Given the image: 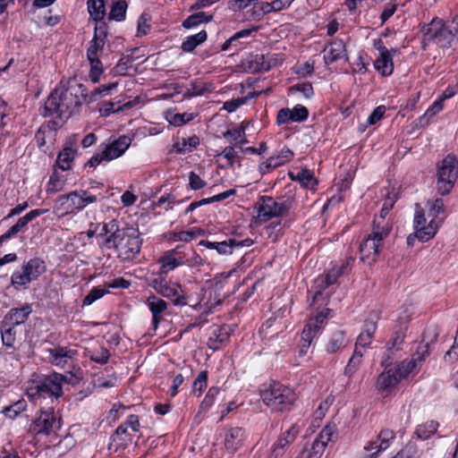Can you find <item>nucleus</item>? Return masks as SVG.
<instances>
[{
	"label": "nucleus",
	"mask_w": 458,
	"mask_h": 458,
	"mask_svg": "<svg viewBox=\"0 0 458 458\" xmlns=\"http://www.w3.org/2000/svg\"><path fill=\"white\" fill-rule=\"evenodd\" d=\"M82 99H87L86 88L75 78H70L65 83L61 81L47 98L42 115H56L60 120L68 119L81 106Z\"/></svg>",
	"instance_id": "nucleus-1"
},
{
	"label": "nucleus",
	"mask_w": 458,
	"mask_h": 458,
	"mask_svg": "<svg viewBox=\"0 0 458 458\" xmlns=\"http://www.w3.org/2000/svg\"><path fill=\"white\" fill-rule=\"evenodd\" d=\"M421 31L423 48L430 43L441 48H449L458 42V15L448 21L433 19Z\"/></svg>",
	"instance_id": "nucleus-2"
},
{
	"label": "nucleus",
	"mask_w": 458,
	"mask_h": 458,
	"mask_svg": "<svg viewBox=\"0 0 458 458\" xmlns=\"http://www.w3.org/2000/svg\"><path fill=\"white\" fill-rule=\"evenodd\" d=\"M104 244L107 249L114 248L118 259L129 261L140 253L142 240L138 229L128 227L114 232L113 235H108Z\"/></svg>",
	"instance_id": "nucleus-3"
},
{
	"label": "nucleus",
	"mask_w": 458,
	"mask_h": 458,
	"mask_svg": "<svg viewBox=\"0 0 458 458\" xmlns=\"http://www.w3.org/2000/svg\"><path fill=\"white\" fill-rule=\"evenodd\" d=\"M392 231V225L389 221H383L372 224V231L360 244V260L371 264L377 260L382 250L383 241Z\"/></svg>",
	"instance_id": "nucleus-4"
},
{
	"label": "nucleus",
	"mask_w": 458,
	"mask_h": 458,
	"mask_svg": "<svg viewBox=\"0 0 458 458\" xmlns=\"http://www.w3.org/2000/svg\"><path fill=\"white\" fill-rule=\"evenodd\" d=\"M261 398L272 410L283 411L288 410L296 400V394L289 387L274 382L261 392Z\"/></svg>",
	"instance_id": "nucleus-5"
},
{
	"label": "nucleus",
	"mask_w": 458,
	"mask_h": 458,
	"mask_svg": "<svg viewBox=\"0 0 458 458\" xmlns=\"http://www.w3.org/2000/svg\"><path fill=\"white\" fill-rule=\"evenodd\" d=\"M458 175V160L453 155H447L438 165L437 191L441 195L448 194L453 189Z\"/></svg>",
	"instance_id": "nucleus-6"
},
{
	"label": "nucleus",
	"mask_w": 458,
	"mask_h": 458,
	"mask_svg": "<svg viewBox=\"0 0 458 458\" xmlns=\"http://www.w3.org/2000/svg\"><path fill=\"white\" fill-rule=\"evenodd\" d=\"M255 207L258 210L257 220L259 223L267 222L273 217L282 216L288 211V206L285 202L278 203L269 196L260 197Z\"/></svg>",
	"instance_id": "nucleus-7"
},
{
	"label": "nucleus",
	"mask_w": 458,
	"mask_h": 458,
	"mask_svg": "<svg viewBox=\"0 0 458 458\" xmlns=\"http://www.w3.org/2000/svg\"><path fill=\"white\" fill-rule=\"evenodd\" d=\"M61 418L55 413L54 408L41 410L38 417L34 420L32 430L36 434L50 435L61 428Z\"/></svg>",
	"instance_id": "nucleus-8"
},
{
	"label": "nucleus",
	"mask_w": 458,
	"mask_h": 458,
	"mask_svg": "<svg viewBox=\"0 0 458 458\" xmlns=\"http://www.w3.org/2000/svg\"><path fill=\"white\" fill-rule=\"evenodd\" d=\"M63 382H67V377L59 373H54L38 381L35 389L39 395L58 398L63 394Z\"/></svg>",
	"instance_id": "nucleus-9"
},
{
	"label": "nucleus",
	"mask_w": 458,
	"mask_h": 458,
	"mask_svg": "<svg viewBox=\"0 0 458 458\" xmlns=\"http://www.w3.org/2000/svg\"><path fill=\"white\" fill-rule=\"evenodd\" d=\"M389 360L390 356L387 354L386 358H384L381 361V365L385 367V369L377 377V389L380 392H390L402 379L394 367H392Z\"/></svg>",
	"instance_id": "nucleus-10"
},
{
	"label": "nucleus",
	"mask_w": 458,
	"mask_h": 458,
	"mask_svg": "<svg viewBox=\"0 0 458 458\" xmlns=\"http://www.w3.org/2000/svg\"><path fill=\"white\" fill-rule=\"evenodd\" d=\"M395 434L391 429H383L377 436V439L369 442L364 446V453L360 458H377L380 452L387 449Z\"/></svg>",
	"instance_id": "nucleus-11"
},
{
	"label": "nucleus",
	"mask_w": 458,
	"mask_h": 458,
	"mask_svg": "<svg viewBox=\"0 0 458 458\" xmlns=\"http://www.w3.org/2000/svg\"><path fill=\"white\" fill-rule=\"evenodd\" d=\"M335 425H327L312 443L310 450L301 453L298 458H319L335 433Z\"/></svg>",
	"instance_id": "nucleus-12"
},
{
	"label": "nucleus",
	"mask_w": 458,
	"mask_h": 458,
	"mask_svg": "<svg viewBox=\"0 0 458 458\" xmlns=\"http://www.w3.org/2000/svg\"><path fill=\"white\" fill-rule=\"evenodd\" d=\"M48 353L49 361L55 366L64 367L69 360H76L78 350L71 346H55L46 351Z\"/></svg>",
	"instance_id": "nucleus-13"
},
{
	"label": "nucleus",
	"mask_w": 458,
	"mask_h": 458,
	"mask_svg": "<svg viewBox=\"0 0 458 458\" xmlns=\"http://www.w3.org/2000/svg\"><path fill=\"white\" fill-rule=\"evenodd\" d=\"M46 212V209H33L27 213L25 216L20 217L13 225H12L4 233L0 236V243H3L4 242L17 235L20 232H22L30 222L45 214Z\"/></svg>",
	"instance_id": "nucleus-14"
},
{
	"label": "nucleus",
	"mask_w": 458,
	"mask_h": 458,
	"mask_svg": "<svg viewBox=\"0 0 458 458\" xmlns=\"http://www.w3.org/2000/svg\"><path fill=\"white\" fill-rule=\"evenodd\" d=\"M308 116L309 110L301 105H296L293 109H280L277 113L276 122L278 124H285L289 122L301 123L306 121Z\"/></svg>",
	"instance_id": "nucleus-15"
},
{
	"label": "nucleus",
	"mask_w": 458,
	"mask_h": 458,
	"mask_svg": "<svg viewBox=\"0 0 458 458\" xmlns=\"http://www.w3.org/2000/svg\"><path fill=\"white\" fill-rule=\"evenodd\" d=\"M131 139L127 135H122L111 143L107 144L103 149L106 161L120 157L129 148Z\"/></svg>",
	"instance_id": "nucleus-16"
},
{
	"label": "nucleus",
	"mask_w": 458,
	"mask_h": 458,
	"mask_svg": "<svg viewBox=\"0 0 458 458\" xmlns=\"http://www.w3.org/2000/svg\"><path fill=\"white\" fill-rule=\"evenodd\" d=\"M298 433L299 429L295 425H293L278 438L272 447L270 454L267 455V458H278L282 456L290 444L294 441Z\"/></svg>",
	"instance_id": "nucleus-17"
},
{
	"label": "nucleus",
	"mask_w": 458,
	"mask_h": 458,
	"mask_svg": "<svg viewBox=\"0 0 458 458\" xmlns=\"http://www.w3.org/2000/svg\"><path fill=\"white\" fill-rule=\"evenodd\" d=\"M61 127L59 122L50 120L41 124L35 134V140L38 148H42L47 141H53L55 139L56 131Z\"/></svg>",
	"instance_id": "nucleus-18"
},
{
	"label": "nucleus",
	"mask_w": 458,
	"mask_h": 458,
	"mask_svg": "<svg viewBox=\"0 0 458 458\" xmlns=\"http://www.w3.org/2000/svg\"><path fill=\"white\" fill-rule=\"evenodd\" d=\"M245 430L241 427L231 428L225 437V447L230 453H235L243 445Z\"/></svg>",
	"instance_id": "nucleus-19"
},
{
	"label": "nucleus",
	"mask_w": 458,
	"mask_h": 458,
	"mask_svg": "<svg viewBox=\"0 0 458 458\" xmlns=\"http://www.w3.org/2000/svg\"><path fill=\"white\" fill-rule=\"evenodd\" d=\"M147 305L152 313V326L156 330L162 319V315L167 310V303L164 300L151 295L147 299Z\"/></svg>",
	"instance_id": "nucleus-20"
},
{
	"label": "nucleus",
	"mask_w": 458,
	"mask_h": 458,
	"mask_svg": "<svg viewBox=\"0 0 458 458\" xmlns=\"http://www.w3.org/2000/svg\"><path fill=\"white\" fill-rule=\"evenodd\" d=\"M344 57L348 60L345 45L340 39L333 40L329 46L324 49V61L326 64L334 63Z\"/></svg>",
	"instance_id": "nucleus-21"
},
{
	"label": "nucleus",
	"mask_w": 458,
	"mask_h": 458,
	"mask_svg": "<svg viewBox=\"0 0 458 458\" xmlns=\"http://www.w3.org/2000/svg\"><path fill=\"white\" fill-rule=\"evenodd\" d=\"M32 312L30 304H25L21 308L11 309L4 317L3 320L16 327L23 324Z\"/></svg>",
	"instance_id": "nucleus-22"
},
{
	"label": "nucleus",
	"mask_w": 458,
	"mask_h": 458,
	"mask_svg": "<svg viewBox=\"0 0 458 458\" xmlns=\"http://www.w3.org/2000/svg\"><path fill=\"white\" fill-rule=\"evenodd\" d=\"M377 49L380 52V55L375 61L374 66L376 70L383 76H389L394 71L392 56L386 47L381 45L377 47Z\"/></svg>",
	"instance_id": "nucleus-23"
},
{
	"label": "nucleus",
	"mask_w": 458,
	"mask_h": 458,
	"mask_svg": "<svg viewBox=\"0 0 458 458\" xmlns=\"http://www.w3.org/2000/svg\"><path fill=\"white\" fill-rule=\"evenodd\" d=\"M182 248V245H178L174 249L166 251L164 256L158 259V263L160 264V275H166L177 267L182 266V260L174 258V254H178L179 249Z\"/></svg>",
	"instance_id": "nucleus-24"
},
{
	"label": "nucleus",
	"mask_w": 458,
	"mask_h": 458,
	"mask_svg": "<svg viewBox=\"0 0 458 458\" xmlns=\"http://www.w3.org/2000/svg\"><path fill=\"white\" fill-rule=\"evenodd\" d=\"M182 293V291L179 284H169L166 281L158 292L162 296L172 299L175 305H185L186 301Z\"/></svg>",
	"instance_id": "nucleus-25"
},
{
	"label": "nucleus",
	"mask_w": 458,
	"mask_h": 458,
	"mask_svg": "<svg viewBox=\"0 0 458 458\" xmlns=\"http://www.w3.org/2000/svg\"><path fill=\"white\" fill-rule=\"evenodd\" d=\"M348 343L345 332L344 330H336L330 335L326 344V352L330 354L336 353L347 346Z\"/></svg>",
	"instance_id": "nucleus-26"
},
{
	"label": "nucleus",
	"mask_w": 458,
	"mask_h": 458,
	"mask_svg": "<svg viewBox=\"0 0 458 458\" xmlns=\"http://www.w3.org/2000/svg\"><path fill=\"white\" fill-rule=\"evenodd\" d=\"M253 244L251 239H245L238 241L236 239H230L228 241L219 242L216 245V251L221 255H229L233 253V250L237 247H250Z\"/></svg>",
	"instance_id": "nucleus-27"
},
{
	"label": "nucleus",
	"mask_w": 458,
	"mask_h": 458,
	"mask_svg": "<svg viewBox=\"0 0 458 458\" xmlns=\"http://www.w3.org/2000/svg\"><path fill=\"white\" fill-rule=\"evenodd\" d=\"M437 225H434V220L432 219L427 227H421L418 229L414 235L410 234L407 237L408 245H412L415 239H419L420 242H428L432 239L437 233Z\"/></svg>",
	"instance_id": "nucleus-28"
},
{
	"label": "nucleus",
	"mask_w": 458,
	"mask_h": 458,
	"mask_svg": "<svg viewBox=\"0 0 458 458\" xmlns=\"http://www.w3.org/2000/svg\"><path fill=\"white\" fill-rule=\"evenodd\" d=\"M320 332L318 328L313 327V324H307L301 336V344H300V352L304 355L307 353L308 349L310 348L313 339L316 335Z\"/></svg>",
	"instance_id": "nucleus-29"
},
{
	"label": "nucleus",
	"mask_w": 458,
	"mask_h": 458,
	"mask_svg": "<svg viewBox=\"0 0 458 458\" xmlns=\"http://www.w3.org/2000/svg\"><path fill=\"white\" fill-rule=\"evenodd\" d=\"M22 268L25 269L31 280H36L46 271V265L41 259L35 258L30 259Z\"/></svg>",
	"instance_id": "nucleus-30"
},
{
	"label": "nucleus",
	"mask_w": 458,
	"mask_h": 458,
	"mask_svg": "<svg viewBox=\"0 0 458 458\" xmlns=\"http://www.w3.org/2000/svg\"><path fill=\"white\" fill-rule=\"evenodd\" d=\"M289 176L293 181H298L301 184L308 189H314L318 184L317 179L314 177L313 174L308 170L303 169L300 171L297 174L290 172Z\"/></svg>",
	"instance_id": "nucleus-31"
},
{
	"label": "nucleus",
	"mask_w": 458,
	"mask_h": 458,
	"mask_svg": "<svg viewBox=\"0 0 458 458\" xmlns=\"http://www.w3.org/2000/svg\"><path fill=\"white\" fill-rule=\"evenodd\" d=\"M106 33L101 32L98 34V28L95 29V36L89 42V47L87 50V57H98L99 53H102L105 45Z\"/></svg>",
	"instance_id": "nucleus-32"
},
{
	"label": "nucleus",
	"mask_w": 458,
	"mask_h": 458,
	"mask_svg": "<svg viewBox=\"0 0 458 458\" xmlns=\"http://www.w3.org/2000/svg\"><path fill=\"white\" fill-rule=\"evenodd\" d=\"M248 68L252 72H267L270 69V64L266 60L264 55H252L248 60Z\"/></svg>",
	"instance_id": "nucleus-33"
},
{
	"label": "nucleus",
	"mask_w": 458,
	"mask_h": 458,
	"mask_svg": "<svg viewBox=\"0 0 458 458\" xmlns=\"http://www.w3.org/2000/svg\"><path fill=\"white\" fill-rule=\"evenodd\" d=\"M0 331L3 344L6 347H13L16 340L15 327L2 320Z\"/></svg>",
	"instance_id": "nucleus-34"
},
{
	"label": "nucleus",
	"mask_w": 458,
	"mask_h": 458,
	"mask_svg": "<svg viewBox=\"0 0 458 458\" xmlns=\"http://www.w3.org/2000/svg\"><path fill=\"white\" fill-rule=\"evenodd\" d=\"M206 39L207 32L206 30H201L195 35L187 37L186 39L182 42L181 48L183 52H191L199 45L206 41Z\"/></svg>",
	"instance_id": "nucleus-35"
},
{
	"label": "nucleus",
	"mask_w": 458,
	"mask_h": 458,
	"mask_svg": "<svg viewBox=\"0 0 458 458\" xmlns=\"http://www.w3.org/2000/svg\"><path fill=\"white\" fill-rule=\"evenodd\" d=\"M112 442L117 443L119 446L125 448L131 443V436L128 433L127 426L120 425L111 436Z\"/></svg>",
	"instance_id": "nucleus-36"
},
{
	"label": "nucleus",
	"mask_w": 458,
	"mask_h": 458,
	"mask_svg": "<svg viewBox=\"0 0 458 458\" xmlns=\"http://www.w3.org/2000/svg\"><path fill=\"white\" fill-rule=\"evenodd\" d=\"M212 14H208L204 12H199L190 15L186 20H184L182 26L185 29H191L198 26L200 23L208 22L212 20Z\"/></svg>",
	"instance_id": "nucleus-37"
},
{
	"label": "nucleus",
	"mask_w": 458,
	"mask_h": 458,
	"mask_svg": "<svg viewBox=\"0 0 458 458\" xmlns=\"http://www.w3.org/2000/svg\"><path fill=\"white\" fill-rule=\"evenodd\" d=\"M75 157V151L72 148H64L57 156L56 165L63 171L71 168V163Z\"/></svg>",
	"instance_id": "nucleus-38"
},
{
	"label": "nucleus",
	"mask_w": 458,
	"mask_h": 458,
	"mask_svg": "<svg viewBox=\"0 0 458 458\" xmlns=\"http://www.w3.org/2000/svg\"><path fill=\"white\" fill-rule=\"evenodd\" d=\"M89 15L95 21H101L105 16V4L103 0H89L87 2Z\"/></svg>",
	"instance_id": "nucleus-39"
},
{
	"label": "nucleus",
	"mask_w": 458,
	"mask_h": 458,
	"mask_svg": "<svg viewBox=\"0 0 458 458\" xmlns=\"http://www.w3.org/2000/svg\"><path fill=\"white\" fill-rule=\"evenodd\" d=\"M437 428L438 423L437 421L429 420L419 425L415 433L419 438L428 439L437 432Z\"/></svg>",
	"instance_id": "nucleus-40"
},
{
	"label": "nucleus",
	"mask_w": 458,
	"mask_h": 458,
	"mask_svg": "<svg viewBox=\"0 0 458 458\" xmlns=\"http://www.w3.org/2000/svg\"><path fill=\"white\" fill-rule=\"evenodd\" d=\"M443 102L444 98H439L438 100L435 101L433 105L428 108L426 113L418 119V123L420 126L427 125L429 122V118L433 117L443 109Z\"/></svg>",
	"instance_id": "nucleus-41"
},
{
	"label": "nucleus",
	"mask_w": 458,
	"mask_h": 458,
	"mask_svg": "<svg viewBox=\"0 0 458 458\" xmlns=\"http://www.w3.org/2000/svg\"><path fill=\"white\" fill-rule=\"evenodd\" d=\"M257 27H252L250 29L242 30L236 33H234L231 38L225 41V43L221 47L222 51H226L229 49L231 46L237 47L236 42L242 38L249 37L253 31H257Z\"/></svg>",
	"instance_id": "nucleus-42"
},
{
	"label": "nucleus",
	"mask_w": 458,
	"mask_h": 458,
	"mask_svg": "<svg viewBox=\"0 0 458 458\" xmlns=\"http://www.w3.org/2000/svg\"><path fill=\"white\" fill-rule=\"evenodd\" d=\"M213 335L214 337L211 336L209 338V346L214 350H216L219 348L220 344L225 342L228 339L230 333L228 332V328L226 327H222L217 330H215Z\"/></svg>",
	"instance_id": "nucleus-43"
},
{
	"label": "nucleus",
	"mask_w": 458,
	"mask_h": 458,
	"mask_svg": "<svg viewBox=\"0 0 458 458\" xmlns=\"http://www.w3.org/2000/svg\"><path fill=\"white\" fill-rule=\"evenodd\" d=\"M418 366H420L419 361L412 356L411 360H403L398 366L394 367V369H396L397 374H399L400 377L403 379L406 377L410 373H412Z\"/></svg>",
	"instance_id": "nucleus-44"
},
{
	"label": "nucleus",
	"mask_w": 458,
	"mask_h": 458,
	"mask_svg": "<svg viewBox=\"0 0 458 458\" xmlns=\"http://www.w3.org/2000/svg\"><path fill=\"white\" fill-rule=\"evenodd\" d=\"M378 319L379 317L377 312H370L364 321L363 330L361 333L373 337L377 330V324Z\"/></svg>",
	"instance_id": "nucleus-45"
},
{
	"label": "nucleus",
	"mask_w": 458,
	"mask_h": 458,
	"mask_svg": "<svg viewBox=\"0 0 458 458\" xmlns=\"http://www.w3.org/2000/svg\"><path fill=\"white\" fill-rule=\"evenodd\" d=\"M90 64L89 78L92 82L96 83L99 81L100 75L103 73V65L98 57H88Z\"/></svg>",
	"instance_id": "nucleus-46"
},
{
	"label": "nucleus",
	"mask_w": 458,
	"mask_h": 458,
	"mask_svg": "<svg viewBox=\"0 0 458 458\" xmlns=\"http://www.w3.org/2000/svg\"><path fill=\"white\" fill-rule=\"evenodd\" d=\"M127 9V4L125 1H118L112 6L109 13V19L121 21L124 20Z\"/></svg>",
	"instance_id": "nucleus-47"
},
{
	"label": "nucleus",
	"mask_w": 458,
	"mask_h": 458,
	"mask_svg": "<svg viewBox=\"0 0 458 458\" xmlns=\"http://www.w3.org/2000/svg\"><path fill=\"white\" fill-rule=\"evenodd\" d=\"M115 103L114 102H105L102 106L99 108V112L103 116H108L111 114L118 113L123 109L131 108L132 106V103L131 101L123 104V106H118L115 108Z\"/></svg>",
	"instance_id": "nucleus-48"
},
{
	"label": "nucleus",
	"mask_w": 458,
	"mask_h": 458,
	"mask_svg": "<svg viewBox=\"0 0 458 458\" xmlns=\"http://www.w3.org/2000/svg\"><path fill=\"white\" fill-rule=\"evenodd\" d=\"M208 91H210L208 84L199 81H191V88L184 93V97L191 98L202 96Z\"/></svg>",
	"instance_id": "nucleus-49"
},
{
	"label": "nucleus",
	"mask_w": 458,
	"mask_h": 458,
	"mask_svg": "<svg viewBox=\"0 0 458 458\" xmlns=\"http://www.w3.org/2000/svg\"><path fill=\"white\" fill-rule=\"evenodd\" d=\"M193 114H170L166 116L167 121L174 126H182L193 120Z\"/></svg>",
	"instance_id": "nucleus-50"
},
{
	"label": "nucleus",
	"mask_w": 458,
	"mask_h": 458,
	"mask_svg": "<svg viewBox=\"0 0 458 458\" xmlns=\"http://www.w3.org/2000/svg\"><path fill=\"white\" fill-rule=\"evenodd\" d=\"M331 312L332 310L330 309L325 308L319 312H318L314 318H310L308 323L313 324L314 327L321 331L325 324V321L327 319V318L330 317Z\"/></svg>",
	"instance_id": "nucleus-51"
},
{
	"label": "nucleus",
	"mask_w": 458,
	"mask_h": 458,
	"mask_svg": "<svg viewBox=\"0 0 458 458\" xmlns=\"http://www.w3.org/2000/svg\"><path fill=\"white\" fill-rule=\"evenodd\" d=\"M438 335V327L435 325L429 326L423 333V339L421 343L430 346L437 342Z\"/></svg>",
	"instance_id": "nucleus-52"
},
{
	"label": "nucleus",
	"mask_w": 458,
	"mask_h": 458,
	"mask_svg": "<svg viewBox=\"0 0 458 458\" xmlns=\"http://www.w3.org/2000/svg\"><path fill=\"white\" fill-rule=\"evenodd\" d=\"M293 151L287 147H284L276 155L271 156L275 163H278V166L290 162L293 158Z\"/></svg>",
	"instance_id": "nucleus-53"
},
{
	"label": "nucleus",
	"mask_w": 458,
	"mask_h": 458,
	"mask_svg": "<svg viewBox=\"0 0 458 458\" xmlns=\"http://www.w3.org/2000/svg\"><path fill=\"white\" fill-rule=\"evenodd\" d=\"M405 337V330L403 327L395 330L387 343V352H390L394 349H397Z\"/></svg>",
	"instance_id": "nucleus-54"
},
{
	"label": "nucleus",
	"mask_w": 458,
	"mask_h": 458,
	"mask_svg": "<svg viewBox=\"0 0 458 458\" xmlns=\"http://www.w3.org/2000/svg\"><path fill=\"white\" fill-rule=\"evenodd\" d=\"M133 58L131 56H122L117 64L114 67V73L117 75H124L127 70L131 66Z\"/></svg>",
	"instance_id": "nucleus-55"
},
{
	"label": "nucleus",
	"mask_w": 458,
	"mask_h": 458,
	"mask_svg": "<svg viewBox=\"0 0 458 458\" xmlns=\"http://www.w3.org/2000/svg\"><path fill=\"white\" fill-rule=\"evenodd\" d=\"M116 87V83H112L109 85H104L101 87H98L92 90L90 94H87V99L88 102H93L96 101L98 98L101 96L107 95L111 89Z\"/></svg>",
	"instance_id": "nucleus-56"
},
{
	"label": "nucleus",
	"mask_w": 458,
	"mask_h": 458,
	"mask_svg": "<svg viewBox=\"0 0 458 458\" xmlns=\"http://www.w3.org/2000/svg\"><path fill=\"white\" fill-rule=\"evenodd\" d=\"M27 407V403L25 400L21 399L14 403L13 405L7 407L4 410V413L7 417L11 419H14L18 414L21 411H25Z\"/></svg>",
	"instance_id": "nucleus-57"
},
{
	"label": "nucleus",
	"mask_w": 458,
	"mask_h": 458,
	"mask_svg": "<svg viewBox=\"0 0 458 458\" xmlns=\"http://www.w3.org/2000/svg\"><path fill=\"white\" fill-rule=\"evenodd\" d=\"M106 293L107 290L95 287L93 288L83 299L82 305H90L97 300L102 298Z\"/></svg>",
	"instance_id": "nucleus-58"
},
{
	"label": "nucleus",
	"mask_w": 458,
	"mask_h": 458,
	"mask_svg": "<svg viewBox=\"0 0 458 458\" xmlns=\"http://www.w3.org/2000/svg\"><path fill=\"white\" fill-rule=\"evenodd\" d=\"M199 144V138L196 136L189 138L187 140L183 139L182 146L179 143L174 145L175 151L177 153H182L186 150L191 151L193 148Z\"/></svg>",
	"instance_id": "nucleus-59"
},
{
	"label": "nucleus",
	"mask_w": 458,
	"mask_h": 458,
	"mask_svg": "<svg viewBox=\"0 0 458 458\" xmlns=\"http://www.w3.org/2000/svg\"><path fill=\"white\" fill-rule=\"evenodd\" d=\"M195 238V231H181L169 233V240L188 242Z\"/></svg>",
	"instance_id": "nucleus-60"
},
{
	"label": "nucleus",
	"mask_w": 458,
	"mask_h": 458,
	"mask_svg": "<svg viewBox=\"0 0 458 458\" xmlns=\"http://www.w3.org/2000/svg\"><path fill=\"white\" fill-rule=\"evenodd\" d=\"M290 91L301 92L306 98H310L314 94L313 87L310 82L297 83L290 88Z\"/></svg>",
	"instance_id": "nucleus-61"
},
{
	"label": "nucleus",
	"mask_w": 458,
	"mask_h": 458,
	"mask_svg": "<svg viewBox=\"0 0 458 458\" xmlns=\"http://www.w3.org/2000/svg\"><path fill=\"white\" fill-rule=\"evenodd\" d=\"M207 381H208L207 371H205V370L200 371L192 384L193 393L198 392L199 394H200L201 392L203 391V389L206 388V386H207Z\"/></svg>",
	"instance_id": "nucleus-62"
},
{
	"label": "nucleus",
	"mask_w": 458,
	"mask_h": 458,
	"mask_svg": "<svg viewBox=\"0 0 458 458\" xmlns=\"http://www.w3.org/2000/svg\"><path fill=\"white\" fill-rule=\"evenodd\" d=\"M219 391L220 389L218 387H210L204 400L200 403V409L208 410L214 403V401L216 395L219 394Z\"/></svg>",
	"instance_id": "nucleus-63"
},
{
	"label": "nucleus",
	"mask_w": 458,
	"mask_h": 458,
	"mask_svg": "<svg viewBox=\"0 0 458 458\" xmlns=\"http://www.w3.org/2000/svg\"><path fill=\"white\" fill-rule=\"evenodd\" d=\"M22 272H15L12 276V284L14 286H21L30 283L32 280L24 268Z\"/></svg>",
	"instance_id": "nucleus-64"
}]
</instances>
